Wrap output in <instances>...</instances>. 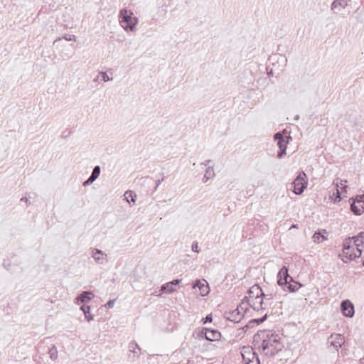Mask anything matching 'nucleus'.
Returning <instances> with one entry per match:
<instances>
[{
  "mask_svg": "<svg viewBox=\"0 0 364 364\" xmlns=\"http://www.w3.org/2000/svg\"><path fill=\"white\" fill-rule=\"evenodd\" d=\"M86 311L84 312V315L87 321L93 320V316L90 314V308H86Z\"/></svg>",
  "mask_w": 364,
  "mask_h": 364,
  "instance_id": "7c9ffc66",
  "label": "nucleus"
},
{
  "mask_svg": "<svg viewBox=\"0 0 364 364\" xmlns=\"http://www.w3.org/2000/svg\"><path fill=\"white\" fill-rule=\"evenodd\" d=\"M325 234H328L326 230H320L316 232L313 235L314 242L320 243L323 240H327V237L325 236Z\"/></svg>",
  "mask_w": 364,
  "mask_h": 364,
  "instance_id": "dca6fc26",
  "label": "nucleus"
},
{
  "mask_svg": "<svg viewBox=\"0 0 364 364\" xmlns=\"http://www.w3.org/2000/svg\"><path fill=\"white\" fill-rule=\"evenodd\" d=\"M181 282V279H173V281L170 282L169 284H171V287L173 286H176L178 284H179Z\"/></svg>",
  "mask_w": 364,
  "mask_h": 364,
  "instance_id": "ea45409f",
  "label": "nucleus"
},
{
  "mask_svg": "<svg viewBox=\"0 0 364 364\" xmlns=\"http://www.w3.org/2000/svg\"><path fill=\"white\" fill-rule=\"evenodd\" d=\"M102 75V80L104 81V82H108L109 80H111L112 78H110L107 74L105 72H102L100 73Z\"/></svg>",
  "mask_w": 364,
  "mask_h": 364,
  "instance_id": "72a5a7b5",
  "label": "nucleus"
},
{
  "mask_svg": "<svg viewBox=\"0 0 364 364\" xmlns=\"http://www.w3.org/2000/svg\"><path fill=\"white\" fill-rule=\"evenodd\" d=\"M262 298L263 299L264 303H269V306L272 304V300L273 299V294H265L263 292V294L262 295Z\"/></svg>",
  "mask_w": 364,
  "mask_h": 364,
  "instance_id": "c85d7f7f",
  "label": "nucleus"
},
{
  "mask_svg": "<svg viewBox=\"0 0 364 364\" xmlns=\"http://www.w3.org/2000/svg\"><path fill=\"white\" fill-rule=\"evenodd\" d=\"M94 181H95V180L93 178H92L90 176H89V178L85 181L83 182V186H89L91 183H92Z\"/></svg>",
  "mask_w": 364,
  "mask_h": 364,
  "instance_id": "c9c22d12",
  "label": "nucleus"
},
{
  "mask_svg": "<svg viewBox=\"0 0 364 364\" xmlns=\"http://www.w3.org/2000/svg\"><path fill=\"white\" fill-rule=\"evenodd\" d=\"M294 282L293 278L289 274L288 269L285 266L282 267L278 272V281L277 283L279 286L283 287L284 283H287L288 280Z\"/></svg>",
  "mask_w": 364,
  "mask_h": 364,
  "instance_id": "6e6552de",
  "label": "nucleus"
},
{
  "mask_svg": "<svg viewBox=\"0 0 364 364\" xmlns=\"http://www.w3.org/2000/svg\"><path fill=\"white\" fill-rule=\"evenodd\" d=\"M60 40H61V38H57V39H55V41H54V43H53L55 44V43H57L58 41H60Z\"/></svg>",
  "mask_w": 364,
  "mask_h": 364,
  "instance_id": "49530a36",
  "label": "nucleus"
},
{
  "mask_svg": "<svg viewBox=\"0 0 364 364\" xmlns=\"http://www.w3.org/2000/svg\"><path fill=\"white\" fill-rule=\"evenodd\" d=\"M342 261H343L344 262H347V260H345L344 258L342 259Z\"/></svg>",
  "mask_w": 364,
  "mask_h": 364,
  "instance_id": "603ef678",
  "label": "nucleus"
},
{
  "mask_svg": "<svg viewBox=\"0 0 364 364\" xmlns=\"http://www.w3.org/2000/svg\"><path fill=\"white\" fill-rule=\"evenodd\" d=\"M262 338L261 347L267 355L274 356L282 350L283 345L280 342V336L278 334L270 331L264 332Z\"/></svg>",
  "mask_w": 364,
  "mask_h": 364,
  "instance_id": "f257e3e1",
  "label": "nucleus"
},
{
  "mask_svg": "<svg viewBox=\"0 0 364 364\" xmlns=\"http://www.w3.org/2000/svg\"><path fill=\"white\" fill-rule=\"evenodd\" d=\"M353 247L348 249V254H343V257H346L348 260H354L355 258H358L361 256L362 250L360 248L356 247V252H358V255H353Z\"/></svg>",
  "mask_w": 364,
  "mask_h": 364,
  "instance_id": "a211bd4d",
  "label": "nucleus"
},
{
  "mask_svg": "<svg viewBox=\"0 0 364 364\" xmlns=\"http://www.w3.org/2000/svg\"><path fill=\"white\" fill-rule=\"evenodd\" d=\"M306 179V173L304 171H301L291 183V186L293 188V191L295 194L301 195L304 192L307 186V181Z\"/></svg>",
  "mask_w": 364,
  "mask_h": 364,
  "instance_id": "20e7f679",
  "label": "nucleus"
},
{
  "mask_svg": "<svg viewBox=\"0 0 364 364\" xmlns=\"http://www.w3.org/2000/svg\"><path fill=\"white\" fill-rule=\"evenodd\" d=\"M294 119L295 121L299 120V115H296V116L294 117Z\"/></svg>",
  "mask_w": 364,
  "mask_h": 364,
  "instance_id": "a18cd8bd",
  "label": "nucleus"
},
{
  "mask_svg": "<svg viewBox=\"0 0 364 364\" xmlns=\"http://www.w3.org/2000/svg\"><path fill=\"white\" fill-rule=\"evenodd\" d=\"M247 303L250 306H251L255 311H264L269 306V303L263 302L262 296H257L254 299H248Z\"/></svg>",
  "mask_w": 364,
  "mask_h": 364,
  "instance_id": "423d86ee",
  "label": "nucleus"
},
{
  "mask_svg": "<svg viewBox=\"0 0 364 364\" xmlns=\"http://www.w3.org/2000/svg\"><path fill=\"white\" fill-rule=\"evenodd\" d=\"M236 355L238 358L242 357L245 364H259L258 356L249 346L243 347L242 350L237 352Z\"/></svg>",
  "mask_w": 364,
  "mask_h": 364,
  "instance_id": "7ed1b4c3",
  "label": "nucleus"
},
{
  "mask_svg": "<svg viewBox=\"0 0 364 364\" xmlns=\"http://www.w3.org/2000/svg\"><path fill=\"white\" fill-rule=\"evenodd\" d=\"M203 323H206L208 322H211L213 321V316L212 314H208L205 318L202 319Z\"/></svg>",
  "mask_w": 364,
  "mask_h": 364,
  "instance_id": "473e14b6",
  "label": "nucleus"
},
{
  "mask_svg": "<svg viewBox=\"0 0 364 364\" xmlns=\"http://www.w3.org/2000/svg\"><path fill=\"white\" fill-rule=\"evenodd\" d=\"M138 21V18L134 16L132 12H128L126 9H122L120 11L119 22L124 30L134 31Z\"/></svg>",
  "mask_w": 364,
  "mask_h": 364,
  "instance_id": "f03ea898",
  "label": "nucleus"
},
{
  "mask_svg": "<svg viewBox=\"0 0 364 364\" xmlns=\"http://www.w3.org/2000/svg\"><path fill=\"white\" fill-rule=\"evenodd\" d=\"M348 0H335L331 4L332 10H338L344 9L348 6Z\"/></svg>",
  "mask_w": 364,
  "mask_h": 364,
  "instance_id": "6ab92c4d",
  "label": "nucleus"
},
{
  "mask_svg": "<svg viewBox=\"0 0 364 364\" xmlns=\"http://www.w3.org/2000/svg\"><path fill=\"white\" fill-rule=\"evenodd\" d=\"M21 200H22V201H23V200H25L26 202H27V201H28V199H27V198H26V197H25V198H22L21 199Z\"/></svg>",
  "mask_w": 364,
  "mask_h": 364,
  "instance_id": "de8ad7c7",
  "label": "nucleus"
},
{
  "mask_svg": "<svg viewBox=\"0 0 364 364\" xmlns=\"http://www.w3.org/2000/svg\"><path fill=\"white\" fill-rule=\"evenodd\" d=\"M353 255H358V252H356V248L355 249L354 248Z\"/></svg>",
  "mask_w": 364,
  "mask_h": 364,
  "instance_id": "8fccbe9b",
  "label": "nucleus"
},
{
  "mask_svg": "<svg viewBox=\"0 0 364 364\" xmlns=\"http://www.w3.org/2000/svg\"><path fill=\"white\" fill-rule=\"evenodd\" d=\"M92 257L95 261L99 264H103L107 261V255L98 249H95L92 251Z\"/></svg>",
  "mask_w": 364,
  "mask_h": 364,
  "instance_id": "9b49d317",
  "label": "nucleus"
},
{
  "mask_svg": "<svg viewBox=\"0 0 364 364\" xmlns=\"http://www.w3.org/2000/svg\"><path fill=\"white\" fill-rule=\"evenodd\" d=\"M274 140L277 141V146L280 151L277 153V158L282 159L286 155L287 141L285 140L283 134L281 132H277L274 136Z\"/></svg>",
  "mask_w": 364,
  "mask_h": 364,
  "instance_id": "39448f33",
  "label": "nucleus"
},
{
  "mask_svg": "<svg viewBox=\"0 0 364 364\" xmlns=\"http://www.w3.org/2000/svg\"><path fill=\"white\" fill-rule=\"evenodd\" d=\"M86 308H90L89 306H87L85 305V304H84L81 307H80V309L83 311V313L85 312V311H86Z\"/></svg>",
  "mask_w": 364,
  "mask_h": 364,
  "instance_id": "37998d69",
  "label": "nucleus"
},
{
  "mask_svg": "<svg viewBox=\"0 0 364 364\" xmlns=\"http://www.w3.org/2000/svg\"><path fill=\"white\" fill-rule=\"evenodd\" d=\"M242 318V312H239V310L234 309L232 311L229 312V321L232 322L234 325L240 323Z\"/></svg>",
  "mask_w": 364,
  "mask_h": 364,
  "instance_id": "4468645a",
  "label": "nucleus"
},
{
  "mask_svg": "<svg viewBox=\"0 0 364 364\" xmlns=\"http://www.w3.org/2000/svg\"><path fill=\"white\" fill-rule=\"evenodd\" d=\"M350 210L356 215H360L364 210V195L357 196L350 204Z\"/></svg>",
  "mask_w": 364,
  "mask_h": 364,
  "instance_id": "0eeeda50",
  "label": "nucleus"
},
{
  "mask_svg": "<svg viewBox=\"0 0 364 364\" xmlns=\"http://www.w3.org/2000/svg\"><path fill=\"white\" fill-rule=\"evenodd\" d=\"M129 352L134 353L133 358L134 357H139V352L141 351V348L139 345L136 343V341H133L129 343Z\"/></svg>",
  "mask_w": 364,
  "mask_h": 364,
  "instance_id": "aec40b11",
  "label": "nucleus"
},
{
  "mask_svg": "<svg viewBox=\"0 0 364 364\" xmlns=\"http://www.w3.org/2000/svg\"><path fill=\"white\" fill-rule=\"evenodd\" d=\"M125 200L129 203H135L136 199V194L133 191H127L124 194Z\"/></svg>",
  "mask_w": 364,
  "mask_h": 364,
  "instance_id": "4be33fe9",
  "label": "nucleus"
},
{
  "mask_svg": "<svg viewBox=\"0 0 364 364\" xmlns=\"http://www.w3.org/2000/svg\"><path fill=\"white\" fill-rule=\"evenodd\" d=\"M344 337L341 334H337L336 339L331 342V345L338 350L344 343Z\"/></svg>",
  "mask_w": 364,
  "mask_h": 364,
  "instance_id": "412c9836",
  "label": "nucleus"
},
{
  "mask_svg": "<svg viewBox=\"0 0 364 364\" xmlns=\"http://www.w3.org/2000/svg\"><path fill=\"white\" fill-rule=\"evenodd\" d=\"M164 180V178L162 179H158L156 181V187H155V189L157 188V187L160 185V183H161V181Z\"/></svg>",
  "mask_w": 364,
  "mask_h": 364,
  "instance_id": "c03bdc74",
  "label": "nucleus"
},
{
  "mask_svg": "<svg viewBox=\"0 0 364 364\" xmlns=\"http://www.w3.org/2000/svg\"><path fill=\"white\" fill-rule=\"evenodd\" d=\"M215 175V173H214V170L213 168V167H210L209 166L206 170H205V173L204 174V176H203V182L205 183L207 182L208 180H209L210 178H213Z\"/></svg>",
  "mask_w": 364,
  "mask_h": 364,
  "instance_id": "b1692460",
  "label": "nucleus"
},
{
  "mask_svg": "<svg viewBox=\"0 0 364 364\" xmlns=\"http://www.w3.org/2000/svg\"><path fill=\"white\" fill-rule=\"evenodd\" d=\"M211 163V160H206L204 162L201 163L202 166H207Z\"/></svg>",
  "mask_w": 364,
  "mask_h": 364,
  "instance_id": "79ce46f5",
  "label": "nucleus"
},
{
  "mask_svg": "<svg viewBox=\"0 0 364 364\" xmlns=\"http://www.w3.org/2000/svg\"><path fill=\"white\" fill-rule=\"evenodd\" d=\"M269 75H272V70L269 73Z\"/></svg>",
  "mask_w": 364,
  "mask_h": 364,
  "instance_id": "864d4df0",
  "label": "nucleus"
},
{
  "mask_svg": "<svg viewBox=\"0 0 364 364\" xmlns=\"http://www.w3.org/2000/svg\"><path fill=\"white\" fill-rule=\"evenodd\" d=\"M63 38L68 41H75V36L74 35H70V36H69V37H67V36H65Z\"/></svg>",
  "mask_w": 364,
  "mask_h": 364,
  "instance_id": "a19ab883",
  "label": "nucleus"
},
{
  "mask_svg": "<svg viewBox=\"0 0 364 364\" xmlns=\"http://www.w3.org/2000/svg\"><path fill=\"white\" fill-rule=\"evenodd\" d=\"M302 287V284H301L299 282H290V279L287 281V283H284L283 286V289L285 290L287 289L290 292H295L299 290L300 287Z\"/></svg>",
  "mask_w": 364,
  "mask_h": 364,
  "instance_id": "2eb2a0df",
  "label": "nucleus"
},
{
  "mask_svg": "<svg viewBox=\"0 0 364 364\" xmlns=\"http://www.w3.org/2000/svg\"><path fill=\"white\" fill-rule=\"evenodd\" d=\"M353 240H354L353 242H354L355 246H356V247L359 248L360 245L363 244V240H360V239L358 240H357V239H353Z\"/></svg>",
  "mask_w": 364,
  "mask_h": 364,
  "instance_id": "58836bf2",
  "label": "nucleus"
},
{
  "mask_svg": "<svg viewBox=\"0 0 364 364\" xmlns=\"http://www.w3.org/2000/svg\"><path fill=\"white\" fill-rule=\"evenodd\" d=\"M175 291L174 288L171 287V284L169 282H167L164 284H163L161 287V293L159 295L162 293H166V294H171Z\"/></svg>",
  "mask_w": 364,
  "mask_h": 364,
  "instance_id": "5701e85b",
  "label": "nucleus"
},
{
  "mask_svg": "<svg viewBox=\"0 0 364 364\" xmlns=\"http://www.w3.org/2000/svg\"><path fill=\"white\" fill-rule=\"evenodd\" d=\"M351 239L348 237L344 240L343 243V254H348V249L353 247L351 245Z\"/></svg>",
  "mask_w": 364,
  "mask_h": 364,
  "instance_id": "393cba45",
  "label": "nucleus"
},
{
  "mask_svg": "<svg viewBox=\"0 0 364 364\" xmlns=\"http://www.w3.org/2000/svg\"><path fill=\"white\" fill-rule=\"evenodd\" d=\"M248 296H245V299H254L257 296H262L263 294V291L260 287L258 284L253 285L249 290H248Z\"/></svg>",
  "mask_w": 364,
  "mask_h": 364,
  "instance_id": "ddd939ff",
  "label": "nucleus"
},
{
  "mask_svg": "<svg viewBox=\"0 0 364 364\" xmlns=\"http://www.w3.org/2000/svg\"><path fill=\"white\" fill-rule=\"evenodd\" d=\"M352 239H357V240L360 239V240H363L364 239V232H360L358 235L353 236Z\"/></svg>",
  "mask_w": 364,
  "mask_h": 364,
  "instance_id": "e433bc0d",
  "label": "nucleus"
},
{
  "mask_svg": "<svg viewBox=\"0 0 364 364\" xmlns=\"http://www.w3.org/2000/svg\"><path fill=\"white\" fill-rule=\"evenodd\" d=\"M245 328H248V325L246 324L245 326H243L242 327H240L238 328V335L239 336H241L242 333H244L245 332Z\"/></svg>",
  "mask_w": 364,
  "mask_h": 364,
  "instance_id": "4c0bfd02",
  "label": "nucleus"
},
{
  "mask_svg": "<svg viewBox=\"0 0 364 364\" xmlns=\"http://www.w3.org/2000/svg\"><path fill=\"white\" fill-rule=\"evenodd\" d=\"M297 228V225H292L290 229Z\"/></svg>",
  "mask_w": 364,
  "mask_h": 364,
  "instance_id": "09e8293b",
  "label": "nucleus"
},
{
  "mask_svg": "<svg viewBox=\"0 0 364 364\" xmlns=\"http://www.w3.org/2000/svg\"><path fill=\"white\" fill-rule=\"evenodd\" d=\"M267 316L268 315L266 313L262 318L252 319L250 323H257V324H260L267 318Z\"/></svg>",
  "mask_w": 364,
  "mask_h": 364,
  "instance_id": "c756f323",
  "label": "nucleus"
},
{
  "mask_svg": "<svg viewBox=\"0 0 364 364\" xmlns=\"http://www.w3.org/2000/svg\"><path fill=\"white\" fill-rule=\"evenodd\" d=\"M93 296L92 293L91 291H83L80 295H78L76 298V299L81 303L86 304L91 301L92 296Z\"/></svg>",
  "mask_w": 364,
  "mask_h": 364,
  "instance_id": "f3484780",
  "label": "nucleus"
},
{
  "mask_svg": "<svg viewBox=\"0 0 364 364\" xmlns=\"http://www.w3.org/2000/svg\"><path fill=\"white\" fill-rule=\"evenodd\" d=\"M363 267H364V259H363Z\"/></svg>",
  "mask_w": 364,
  "mask_h": 364,
  "instance_id": "5fc2aeb1",
  "label": "nucleus"
},
{
  "mask_svg": "<svg viewBox=\"0 0 364 364\" xmlns=\"http://www.w3.org/2000/svg\"><path fill=\"white\" fill-rule=\"evenodd\" d=\"M247 306H249L247 301H244V299L241 301V303L238 305H237L236 310H239V312H242V316H244L245 313L246 312L247 309Z\"/></svg>",
  "mask_w": 364,
  "mask_h": 364,
  "instance_id": "bb28decb",
  "label": "nucleus"
},
{
  "mask_svg": "<svg viewBox=\"0 0 364 364\" xmlns=\"http://www.w3.org/2000/svg\"><path fill=\"white\" fill-rule=\"evenodd\" d=\"M191 249H192V251L194 252H196V253L200 252V249H199V247H198V242L194 241L192 243Z\"/></svg>",
  "mask_w": 364,
  "mask_h": 364,
  "instance_id": "2f4dec72",
  "label": "nucleus"
},
{
  "mask_svg": "<svg viewBox=\"0 0 364 364\" xmlns=\"http://www.w3.org/2000/svg\"><path fill=\"white\" fill-rule=\"evenodd\" d=\"M198 287L200 290L201 296H206L209 292V286L205 280L202 283L200 280H196L193 284V288Z\"/></svg>",
  "mask_w": 364,
  "mask_h": 364,
  "instance_id": "f8f14e48",
  "label": "nucleus"
},
{
  "mask_svg": "<svg viewBox=\"0 0 364 364\" xmlns=\"http://www.w3.org/2000/svg\"><path fill=\"white\" fill-rule=\"evenodd\" d=\"M115 301L116 299H112V300H109V301L107 302V304L105 305V307L107 308H109V309H112L114 307V303H115Z\"/></svg>",
  "mask_w": 364,
  "mask_h": 364,
  "instance_id": "f704fd0d",
  "label": "nucleus"
},
{
  "mask_svg": "<svg viewBox=\"0 0 364 364\" xmlns=\"http://www.w3.org/2000/svg\"><path fill=\"white\" fill-rule=\"evenodd\" d=\"M341 309L343 314L346 317L351 318L354 315V306L353 304L348 300H345L341 302Z\"/></svg>",
  "mask_w": 364,
  "mask_h": 364,
  "instance_id": "1a4fd4ad",
  "label": "nucleus"
},
{
  "mask_svg": "<svg viewBox=\"0 0 364 364\" xmlns=\"http://www.w3.org/2000/svg\"><path fill=\"white\" fill-rule=\"evenodd\" d=\"M205 331V338L208 341H214L218 340L221 335L220 333L217 330H211L208 328H203L202 333Z\"/></svg>",
  "mask_w": 364,
  "mask_h": 364,
  "instance_id": "9d476101",
  "label": "nucleus"
},
{
  "mask_svg": "<svg viewBox=\"0 0 364 364\" xmlns=\"http://www.w3.org/2000/svg\"><path fill=\"white\" fill-rule=\"evenodd\" d=\"M48 354L50 358L54 361L58 358V350L57 348L53 345L51 348H49Z\"/></svg>",
  "mask_w": 364,
  "mask_h": 364,
  "instance_id": "a878e982",
  "label": "nucleus"
},
{
  "mask_svg": "<svg viewBox=\"0 0 364 364\" xmlns=\"http://www.w3.org/2000/svg\"><path fill=\"white\" fill-rule=\"evenodd\" d=\"M337 194L339 196V198H341V197H340V192H339L338 190H337Z\"/></svg>",
  "mask_w": 364,
  "mask_h": 364,
  "instance_id": "3c124183",
  "label": "nucleus"
},
{
  "mask_svg": "<svg viewBox=\"0 0 364 364\" xmlns=\"http://www.w3.org/2000/svg\"><path fill=\"white\" fill-rule=\"evenodd\" d=\"M100 174V166H95L90 176L95 181L99 177Z\"/></svg>",
  "mask_w": 364,
  "mask_h": 364,
  "instance_id": "cd10ccee",
  "label": "nucleus"
}]
</instances>
